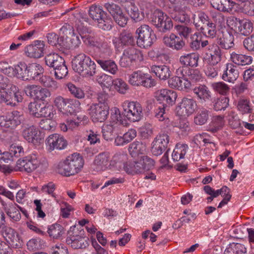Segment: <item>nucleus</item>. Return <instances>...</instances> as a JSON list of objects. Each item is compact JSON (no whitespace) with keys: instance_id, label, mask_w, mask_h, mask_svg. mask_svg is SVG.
<instances>
[{"instance_id":"1","label":"nucleus","mask_w":254,"mask_h":254,"mask_svg":"<svg viewBox=\"0 0 254 254\" xmlns=\"http://www.w3.org/2000/svg\"><path fill=\"white\" fill-rule=\"evenodd\" d=\"M73 70L85 77L93 76L96 72V65L91 58L84 53L74 56L71 61Z\"/></svg>"},{"instance_id":"2","label":"nucleus","mask_w":254,"mask_h":254,"mask_svg":"<svg viewBox=\"0 0 254 254\" xmlns=\"http://www.w3.org/2000/svg\"><path fill=\"white\" fill-rule=\"evenodd\" d=\"M84 159L78 153H73L66 159L59 162L57 167V172L61 175L69 177L78 173L83 167Z\"/></svg>"},{"instance_id":"3","label":"nucleus","mask_w":254,"mask_h":254,"mask_svg":"<svg viewBox=\"0 0 254 254\" xmlns=\"http://www.w3.org/2000/svg\"><path fill=\"white\" fill-rule=\"evenodd\" d=\"M83 42L90 47L98 49L100 58H107L111 56L113 50L111 45L104 36H94L91 33L81 36Z\"/></svg>"},{"instance_id":"4","label":"nucleus","mask_w":254,"mask_h":254,"mask_svg":"<svg viewBox=\"0 0 254 254\" xmlns=\"http://www.w3.org/2000/svg\"><path fill=\"white\" fill-rule=\"evenodd\" d=\"M41 161L38 155L32 153L19 159L16 164V171L30 173L40 167Z\"/></svg>"},{"instance_id":"5","label":"nucleus","mask_w":254,"mask_h":254,"mask_svg":"<svg viewBox=\"0 0 254 254\" xmlns=\"http://www.w3.org/2000/svg\"><path fill=\"white\" fill-rule=\"evenodd\" d=\"M137 44L142 48L150 47L155 39L156 36L153 30L148 25H141L136 30Z\"/></svg>"},{"instance_id":"6","label":"nucleus","mask_w":254,"mask_h":254,"mask_svg":"<svg viewBox=\"0 0 254 254\" xmlns=\"http://www.w3.org/2000/svg\"><path fill=\"white\" fill-rule=\"evenodd\" d=\"M125 116L132 122H138L143 117V108L136 101H125L122 105Z\"/></svg>"},{"instance_id":"7","label":"nucleus","mask_w":254,"mask_h":254,"mask_svg":"<svg viewBox=\"0 0 254 254\" xmlns=\"http://www.w3.org/2000/svg\"><path fill=\"white\" fill-rule=\"evenodd\" d=\"M53 104L59 112L63 115H68L75 112L76 106L79 105V102L58 95L54 98Z\"/></svg>"},{"instance_id":"8","label":"nucleus","mask_w":254,"mask_h":254,"mask_svg":"<svg viewBox=\"0 0 254 254\" xmlns=\"http://www.w3.org/2000/svg\"><path fill=\"white\" fill-rule=\"evenodd\" d=\"M128 82L134 86H142L146 88L155 86L156 84V81L150 74L139 70L134 71L129 75Z\"/></svg>"},{"instance_id":"9","label":"nucleus","mask_w":254,"mask_h":254,"mask_svg":"<svg viewBox=\"0 0 254 254\" xmlns=\"http://www.w3.org/2000/svg\"><path fill=\"white\" fill-rule=\"evenodd\" d=\"M151 21L154 26L163 32L170 30L173 26L171 19L167 14L159 9L154 11Z\"/></svg>"},{"instance_id":"10","label":"nucleus","mask_w":254,"mask_h":254,"mask_svg":"<svg viewBox=\"0 0 254 254\" xmlns=\"http://www.w3.org/2000/svg\"><path fill=\"white\" fill-rule=\"evenodd\" d=\"M178 95L174 90L167 88H162L156 91L154 98L162 106L170 107L175 104Z\"/></svg>"},{"instance_id":"11","label":"nucleus","mask_w":254,"mask_h":254,"mask_svg":"<svg viewBox=\"0 0 254 254\" xmlns=\"http://www.w3.org/2000/svg\"><path fill=\"white\" fill-rule=\"evenodd\" d=\"M22 118V115L19 111L8 112L0 116V126L5 128H15L21 124Z\"/></svg>"},{"instance_id":"12","label":"nucleus","mask_w":254,"mask_h":254,"mask_svg":"<svg viewBox=\"0 0 254 254\" xmlns=\"http://www.w3.org/2000/svg\"><path fill=\"white\" fill-rule=\"evenodd\" d=\"M89 115L94 123L104 122L109 115V107L107 104H93L90 106Z\"/></svg>"},{"instance_id":"13","label":"nucleus","mask_w":254,"mask_h":254,"mask_svg":"<svg viewBox=\"0 0 254 254\" xmlns=\"http://www.w3.org/2000/svg\"><path fill=\"white\" fill-rule=\"evenodd\" d=\"M28 109L30 113L36 118H52L55 113L51 106H42L41 104L36 102H31L28 105Z\"/></svg>"},{"instance_id":"14","label":"nucleus","mask_w":254,"mask_h":254,"mask_svg":"<svg viewBox=\"0 0 254 254\" xmlns=\"http://www.w3.org/2000/svg\"><path fill=\"white\" fill-rule=\"evenodd\" d=\"M25 92L27 95L41 101H46V99L51 96L49 89L36 85H27L25 88Z\"/></svg>"},{"instance_id":"15","label":"nucleus","mask_w":254,"mask_h":254,"mask_svg":"<svg viewBox=\"0 0 254 254\" xmlns=\"http://www.w3.org/2000/svg\"><path fill=\"white\" fill-rule=\"evenodd\" d=\"M196 106V101L193 99L184 98L179 105L176 107V112L179 116L188 117L194 112Z\"/></svg>"},{"instance_id":"16","label":"nucleus","mask_w":254,"mask_h":254,"mask_svg":"<svg viewBox=\"0 0 254 254\" xmlns=\"http://www.w3.org/2000/svg\"><path fill=\"white\" fill-rule=\"evenodd\" d=\"M169 140V136L166 133H161L157 135L152 143V154L155 156L161 155L166 149Z\"/></svg>"},{"instance_id":"17","label":"nucleus","mask_w":254,"mask_h":254,"mask_svg":"<svg viewBox=\"0 0 254 254\" xmlns=\"http://www.w3.org/2000/svg\"><path fill=\"white\" fill-rule=\"evenodd\" d=\"M107 10L112 15L118 24L124 27L127 23V17L123 13L121 7L114 3H107L105 4Z\"/></svg>"},{"instance_id":"18","label":"nucleus","mask_w":254,"mask_h":254,"mask_svg":"<svg viewBox=\"0 0 254 254\" xmlns=\"http://www.w3.org/2000/svg\"><path fill=\"white\" fill-rule=\"evenodd\" d=\"M0 233L6 242L11 246L20 247L22 245V240L19 234L13 228L6 226L2 228Z\"/></svg>"},{"instance_id":"19","label":"nucleus","mask_w":254,"mask_h":254,"mask_svg":"<svg viewBox=\"0 0 254 254\" xmlns=\"http://www.w3.org/2000/svg\"><path fill=\"white\" fill-rule=\"evenodd\" d=\"M222 52L216 45H210L206 48L203 56V60L208 64L216 65L221 60Z\"/></svg>"},{"instance_id":"20","label":"nucleus","mask_w":254,"mask_h":254,"mask_svg":"<svg viewBox=\"0 0 254 254\" xmlns=\"http://www.w3.org/2000/svg\"><path fill=\"white\" fill-rule=\"evenodd\" d=\"M45 143L48 150L52 151L55 149L62 150L67 145L66 141L60 134L54 133L49 135L46 138Z\"/></svg>"},{"instance_id":"21","label":"nucleus","mask_w":254,"mask_h":254,"mask_svg":"<svg viewBox=\"0 0 254 254\" xmlns=\"http://www.w3.org/2000/svg\"><path fill=\"white\" fill-rule=\"evenodd\" d=\"M22 135L28 142L34 145H39L44 140V137L40 131L34 126L25 128Z\"/></svg>"},{"instance_id":"22","label":"nucleus","mask_w":254,"mask_h":254,"mask_svg":"<svg viewBox=\"0 0 254 254\" xmlns=\"http://www.w3.org/2000/svg\"><path fill=\"white\" fill-rule=\"evenodd\" d=\"M44 41L36 40L33 44L27 46L24 49L25 55L29 58L38 59L43 57L45 49Z\"/></svg>"},{"instance_id":"23","label":"nucleus","mask_w":254,"mask_h":254,"mask_svg":"<svg viewBox=\"0 0 254 254\" xmlns=\"http://www.w3.org/2000/svg\"><path fill=\"white\" fill-rule=\"evenodd\" d=\"M60 30L66 36V47L69 49L75 48L79 46L81 43L79 36L74 32L72 28L67 29L66 27L63 26Z\"/></svg>"},{"instance_id":"24","label":"nucleus","mask_w":254,"mask_h":254,"mask_svg":"<svg viewBox=\"0 0 254 254\" xmlns=\"http://www.w3.org/2000/svg\"><path fill=\"white\" fill-rule=\"evenodd\" d=\"M110 162V156L109 153H100L96 156L94 160V169L97 172L105 170L109 167Z\"/></svg>"},{"instance_id":"25","label":"nucleus","mask_w":254,"mask_h":254,"mask_svg":"<svg viewBox=\"0 0 254 254\" xmlns=\"http://www.w3.org/2000/svg\"><path fill=\"white\" fill-rule=\"evenodd\" d=\"M66 242L75 249H84L89 245V239L82 234L70 236L67 238Z\"/></svg>"},{"instance_id":"26","label":"nucleus","mask_w":254,"mask_h":254,"mask_svg":"<svg viewBox=\"0 0 254 254\" xmlns=\"http://www.w3.org/2000/svg\"><path fill=\"white\" fill-rule=\"evenodd\" d=\"M212 6L217 10L231 13L235 9L236 3L232 0H210Z\"/></svg>"},{"instance_id":"27","label":"nucleus","mask_w":254,"mask_h":254,"mask_svg":"<svg viewBox=\"0 0 254 254\" xmlns=\"http://www.w3.org/2000/svg\"><path fill=\"white\" fill-rule=\"evenodd\" d=\"M112 41L115 47L119 49L124 46L133 44L134 38L129 33L123 32L119 36L113 37Z\"/></svg>"},{"instance_id":"28","label":"nucleus","mask_w":254,"mask_h":254,"mask_svg":"<svg viewBox=\"0 0 254 254\" xmlns=\"http://www.w3.org/2000/svg\"><path fill=\"white\" fill-rule=\"evenodd\" d=\"M163 42L167 46L176 50L182 49L185 45L182 38L173 33L168 36H165L163 38Z\"/></svg>"},{"instance_id":"29","label":"nucleus","mask_w":254,"mask_h":254,"mask_svg":"<svg viewBox=\"0 0 254 254\" xmlns=\"http://www.w3.org/2000/svg\"><path fill=\"white\" fill-rule=\"evenodd\" d=\"M238 77L239 72L237 66L230 63L226 64V68L222 75V79L230 83H234Z\"/></svg>"},{"instance_id":"30","label":"nucleus","mask_w":254,"mask_h":254,"mask_svg":"<svg viewBox=\"0 0 254 254\" xmlns=\"http://www.w3.org/2000/svg\"><path fill=\"white\" fill-rule=\"evenodd\" d=\"M86 119L87 117L85 115L77 117L74 119H67L66 120L65 123L60 124V128L64 132L73 131L78 127L82 121Z\"/></svg>"},{"instance_id":"31","label":"nucleus","mask_w":254,"mask_h":254,"mask_svg":"<svg viewBox=\"0 0 254 254\" xmlns=\"http://www.w3.org/2000/svg\"><path fill=\"white\" fill-rule=\"evenodd\" d=\"M95 60L103 70L112 75H116L117 73L119 70L118 66L114 61L104 60L98 58Z\"/></svg>"},{"instance_id":"32","label":"nucleus","mask_w":254,"mask_h":254,"mask_svg":"<svg viewBox=\"0 0 254 254\" xmlns=\"http://www.w3.org/2000/svg\"><path fill=\"white\" fill-rule=\"evenodd\" d=\"M230 59L235 64L238 65H250L252 63L253 58L251 56L233 52L230 54Z\"/></svg>"},{"instance_id":"33","label":"nucleus","mask_w":254,"mask_h":254,"mask_svg":"<svg viewBox=\"0 0 254 254\" xmlns=\"http://www.w3.org/2000/svg\"><path fill=\"white\" fill-rule=\"evenodd\" d=\"M199 55L196 53L185 54L180 57V63L185 66L196 67L198 65Z\"/></svg>"},{"instance_id":"34","label":"nucleus","mask_w":254,"mask_h":254,"mask_svg":"<svg viewBox=\"0 0 254 254\" xmlns=\"http://www.w3.org/2000/svg\"><path fill=\"white\" fill-rule=\"evenodd\" d=\"M110 122L113 124H116V126L122 128L127 127L128 124L127 121L122 118L121 112L117 107L112 109Z\"/></svg>"},{"instance_id":"35","label":"nucleus","mask_w":254,"mask_h":254,"mask_svg":"<svg viewBox=\"0 0 254 254\" xmlns=\"http://www.w3.org/2000/svg\"><path fill=\"white\" fill-rule=\"evenodd\" d=\"M151 70L161 80H165L171 75L169 67L165 65H152Z\"/></svg>"},{"instance_id":"36","label":"nucleus","mask_w":254,"mask_h":254,"mask_svg":"<svg viewBox=\"0 0 254 254\" xmlns=\"http://www.w3.org/2000/svg\"><path fill=\"white\" fill-rule=\"evenodd\" d=\"M193 91L197 98L201 101L205 102L211 99V92L205 85H199L195 87L193 89Z\"/></svg>"},{"instance_id":"37","label":"nucleus","mask_w":254,"mask_h":254,"mask_svg":"<svg viewBox=\"0 0 254 254\" xmlns=\"http://www.w3.org/2000/svg\"><path fill=\"white\" fill-rule=\"evenodd\" d=\"M8 96V105L11 106H15L17 103L22 102L23 100L22 92L15 85L10 87Z\"/></svg>"},{"instance_id":"38","label":"nucleus","mask_w":254,"mask_h":254,"mask_svg":"<svg viewBox=\"0 0 254 254\" xmlns=\"http://www.w3.org/2000/svg\"><path fill=\"white\" fill-rule=\"evenodd\" d=\"M13 72L15 76L23 80H28V65L24 62H20L15 65Z\"/></svg>"},{"instance_id":"39","label":"nucleus","mask_w":254,"mask_h":254,"mask_svg":"<svg viewBox=\"0 0 254 254\" xmlns=\"http://www.w3.org/2000/svg\"><path fill=\"white\" fill-rule=\"evenodd\" d=\"M234 36L229 32H223L218 40V44L223 49H229L234 46Z\"/></svg>"},{"instance_id":"40","label":"nucleus","mask_w":254,"mask_h":254,"mask_svg":"<svg viewBox=\"0 0 254 254\" xmlns=\"http://www.w3.org/2000/svg\"><path fill=\"white\" fill-rule=\"evenodd\" d=\"M122 128L116 126V124L110 122L104 124L102 128L103 136L106 140H109L112 139L115 131H119Z\"/></svg>"},{"instance_id":"41","label":"nucleus","mask_w":254,"mask_h":254,"mask_svg":"<svg viewBox=\"0 0 254 254\" xmlns=\"http://www.w3.org/2000/svg\"><path fill=\"white\" fill-rule=\"evenodd\" d=\"M226 118L229 125L233 128L241 127L242 122L237 113L233 110H229L226 113Z\"/></svg>"},{"instance_id":"42","label":"nucleus","mask_w":254,"mask_h":254,"mask_svg":"<svg viewBox=\"0 0 254 254\" xmlns=\"http://www.w3.org/2000/svg\"><path fill=\"white\" fill-rule=\"evenodd\" d=\"M188 149L187 144L178 143L172 154V159L174 161H179L184 158Z\"/></svg>"},{"instance_id":"43","label":"nucleus","mask_w":254,"mask_h":254,"mask_svg":"<svg viewBox=\"0 0 254 254\" xmlns=\"http://www.w3.org/2000/svg\"><path fill=\"white\" fill-rule=\"evenodd\" d=\"M18 209L19 205L15 203H11L9 204L8 207H5L4 208L7 215L13 221H18L21 219V214Z\"/></svg>"},{"instance_id":"44","label":"nucleus","mask_w":254,"mask_h":254,"mask_svg":"<svg viewBox=\"0 0 254 254\" xmlns=\"http://www.w3.org/2000/svg\"><path fill=\"white\" fill-rule=\"evenodd\" d=\"M224 254H247V249L243 244L233 243L228 245Z\"/></svg>"},{"instance_id":"45","label":"nucleus","mask_w":254,"mask_h":254,"mask_svg":"<svg viewBox=\"0 0 254 254\" xmlns=\"http://www.w3.org/2000/svg\"><path fill=\"white\" fill-rule=\"evenodd\" d=\"M44 72V68L39 64L32 63L28 64V80L35 79Z\"/></svg>"},{"instance_id":"46","label":"nucleus","mask_w":254,"mask_h":254,"mask_svg":"<svg viewBox=\"0 0 254 254\" xmlns=\"http://www.w3.org/2000/svg\"><path fill=\"white\" fill-rule=\"evenodd\" d=\"M123 54L128 57L134 63L140 62L143 60V56L141 52L134 47L126 49L124 50Z\"/></svg>"},{"instance_id":"47","label":"nucleus","mask_w":254,"mask_h":254,"mask_svg":"<svg viewBox=\"0 0 254 254\" xmlns=\"http://www.w3.org/2000/svg\"><path fill=\"white\" fill-rule=\"evenodd\" d=\"M47 232L51 238L58 239L62 236L64 233V228L60 224L56 223L49 227Z\"/></svg>"},{"instance_id":"48","label":"nucleus","mask_w":254,"mask_h":254,"mask_svg":"<svg viewBox=\"0 0 254 254\" xmlns=\"http://www.w3.org/2000/svg\"><path fill=\"white\" fill-rule=\"evenodd\" d=\"M254 23L250 19L242 20L238 33L244 36L249 35L253 31Z\"/></svg>"},{"instance_id":"49","label":"nucleus","mask_w":254,"mask_h":254,"mask_svg":"<svg viewBox=\"0 0 254 254\" xmlns=\"http://www.w3.org/2000/svg\"><path fill=\"white\" fill-rule=\"evenodd\" d=\"M97 81L102 88H109L114 83L112 77L105 73H102L97 77Z\"/></svg>"},{"instance_id":"50","label":"nucleus","mask_w":254,"mask_h":254,"mask_svg":"<svg viewBox=\"0 0 254 254\" xmlns=\"http://www.w3.org/2000/svg\"><path fill=\"white\" fill-rule=\"evenodd\" d=\"M66 87L70 94L75 98L82 99L85 97L83 90L79 87H76L73 83L69 82L66 84Z\"/></svg>"},{"instance_id":"51","label":"nucleus","mask_w":254,"mask_h":254,"mask_svg":"<svg viewBox=\"0 0 254 254\" xmlns=\"http://www.w3.org/2000/svg\"><path fill=\"white\" fill-rule=\"evenodd\" d=\"M211 87L215 92L223 95H227L230 91L229 86L222 81L212 83Z\"/></svg>"},{"instance_id":"52","label":"nucleus","mask_w":254,"mask_h":254,"mask_svg":"<svg viewBox=\"0 0 254 254\" xmlns=\"http://www.w3.org/2000/svg\"><path fill=\"white\" fill-rule=\"evenodd\" d=\"M242 20L234 16H230L227 17L226 19V24L227 26L232 30L236 33L240 31L239 29Z\"/></svg>"},{"instance_id":"53","label":"nucleus","mask_w":254,"mask_h":254,"mask_svg":"<svg viewBox=\"0 0 254 254\" xmlns=\"http://www.w3.org/2000/svg\"><path fill=\"white\" fill-rule=\"evenodd\" d=\"M238 110L242 114H248L251 112L252 108L249 100L246 99H241L237 103Z\"/></svg>"},{"instance_id":"54","label":"nucleus","mask_w":254,"mask_h":254,"mask_svg":"<svg viewBox=\"0 0 254 254\" xmlns=\"http://www.w3.org/2000/svg\"><path fill=\"white\" fill-rule=\"evenodd\" d=\"M89 14L90 17L95 20H99L106 14L100 6L92 5L89 9Z\"/></svg>"},{"instance_id":"55","label":"nucleus","mask_w":254,"mask_h":254,"mask_svg":"<svg viewBox=\"0 0 254 254\" xmlns=\"http://www.w3.org/2000/svg\"><path fill=\"white\" fill-rule=\"evenodd\" d=\"M224 189H220L217 190H215L209 186H205L203 187L204 192L210 195L207 198V202H211L214 198L218 196L221 194V191L223 192H226Z\"/></svg>"},{"instance_id":"56","label":"nucleus","mask_w":254,"mask_h":254,"mask_svg":"<svg viewBox=\"0 0 254 254\" xmlns=\"http://www.w3.org/2000/svg\"><path fill=\"white\" fill-rule=\"evenodd\" d=\"M193 141L197 145H205L206 144L212 143L210 139V136L206 132L196 134Z\"/></svg>"},{"instance_id":"57","label":"nucleus","mask_w":254,"mask_h":254,"mask_svg":"<svg viewBox=\"0 0 254 254\" xmlns=\"http://www.w3.org/2000/svg\"><path fill=\"white\" fill-rule=\"evenodd\" d=\"M225 124V121L223 116H214L212 118L211 126L212 128L211 131L215 132L222 128Z\"/></svg>"},{"instance_id":"58","label":"nucleus","mask_w":254,"mask_h":254,"mask_svg":"<svg viewBox=\"0 0 254 254\" xmlns=\"http://www.w3.org/2000/svg\"><path fill=\"white\" fill-rule=\"evenodd\" d=\"M174 29L177 34L185 39L188 38L192 32V29L191 28L185 25H176L175 26Z\"/></svg>"},{"instance_id":"59","label":"nucleus","mask_w":254,"mask_h":254,"mask_svg":"<svg viewBox=\"0 0 254 254\" xmlns=\"http://www.w3.org/2000/svg\"><path fill=\"white\" fill-rule=\"evenodd\" d=\"M145 145L139 141H134L129 146L128 150L131 154H142L145 151Z\"/></svg>"},{"instance_id":"60","label":"nucleus","mask_w":254,"mask_h":254,"mask_svg":"<svg viewBox=\"0 0 254 254\" xmlns=\"http://www.w3.org/2000/svg\"><path fill=\"white\" fill-rule=\"evenodd\" d=\"M187 7L186 5H183L180 9H174L175 11L178 12V15L175 17L176 21H180L182 23L189 22L190 16L186 13Z\"/></svg>"},{"instance_id":"61","label":"nucleus","mask_w":254,"mask_h":254,"mask_svg":"<svg viewBox=\"0 0 254 254\" xmlns=\"http://www.w3.org/2000/svg\"><path fill=\"white\" fill-rule=\"evenodd\" d=\"M113 85L115 89L121 94H125L128 89L127 83L121 78H116L114 80Z\"/></svg>"},{"instance_id":"62","label":"nucleus","mask_w":254,"mask_h":254,"mask_svg":"<svg viewBox=\"0 0 254 254\" xmlns=\"http://www.w3.org/2000/svg\"><path fill=\"white\" fill-rule=\"evenodd\" d=\"M208 118V111L204 109L197 113L194 118V122L197 125H203L206 123Z\"/></svg>"},{"instance_id":"63","label":"nucleus","mask_w":254,"mask_h":254,"mask_svg":"<svg viewBox=\"0 0 254 254\" xmlns=\"http://www.w3.org/2000/svg\"><path fill=\"white\" fill-rule=\"evenodd\" d=\"M229 105V98L223 97L217 99L214 105V109L215 111L224 110Z\"/></svg>"},{"instance_id":"64","label":"nucleus","mask_w":254,"mask_h":254,"mask_svg":"<svg viewBox=\"0 0 254 254\" xmlns=\"http://www.w3.org/2000/svg\"><path fill=\"white\" fill-rule=\"evenodd\" d=\"M39 82L46 87L53 88L58 87L57 82L48 76L42 75L39 78Z\"/></svg>"}]
</instances>
